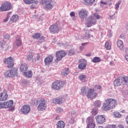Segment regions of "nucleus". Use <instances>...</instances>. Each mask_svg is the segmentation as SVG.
I'll use <instances>...</instances> for the list:
<instances>
[{
	"label": "nucleus",
	"instance_id": "1",
	"mask_svg": "<svg viewBox=\"0 0 128 128\" xmlns=\"http://www.w3.org/2000/svg\"><path fill=\"white\" fill-rule=\"evenodd\" d=\"M102 106V109L106 112L114 108L118 104V102L114 98H108Z\"/></svg>",
	"mask_w": 128,
	"mask_h": 128
},
{
	"label": "nucleus",
	"instance_id": "2",
	"mask_svg": "<svg viewBox=\"0 0 128 128\" xmlns=\"http://www.w3.org/2000/svg\"><path fill=\"white\" fill-rule=\"evenodd\" d=\"M36 102L38 104V110L42 111L46 108V100L44 99L40 98L36 100H34L32 102V104L34 106Z\"/></svg>",
	"mask_w": 128,
	"mask_h": 128
},
{
	"label": "nucleus",
	"instance_id": "3",
	"mask_svg": "<svg viewBox=\"0 0 128 128\" xmlns=\"http://www.w3.org/2000/svg\"><path fill=\"white\" fill-rule=\"evenodd\" d=\"M66 84V81L56 80L52 84V88L54 90H60Z\"/></svg>",
	"mask_w": 128,
	"mask_h": 128
},
{
	"label": "nucleus",
	"instance_id": "4",
	"mask_svg": "<svg viewBox=\"0 0 128 128\" xmlns=\"http://www.w3.org/2000/svg\"><path fill=\"white\" fill-rule=\"evenodd\" d=\"M12 8V3L8 1H6L2 4L0 6V12H8Z\"/></svg>",
	"mask_w": 128,
	"mask_h": 128
},
{
	"label": "nucleus",
	"instance_id": "5",
	"mask_svg": "<svg viewBox=\"0 0 128 128\" xmlns=\"http://www.w3.org/2000/svg\"><path fill=\"white\" fill-rule=\"evenodd\" d=\"M4 74L7 78H14V76L18 74V69L12 68L10 70L6 71Z\"/></svg>",
	"mask_w": 128,
	"mask_h": 128
},
{
	"label": "nucleus",
	"instance_id": "6",
	"mask_svg": "<svg viewBox=\"0 0 128 128\" xmlns=\"http://www.w3.org/2000/svg\"><path fill=\"white\" fill-rule=\"evenodd\" d=\"M60 28L58 26V24L57 23L55 24H52L50 26L49 28L50 32L52 34H56L60 32Z\"/></svg>",
	"mask_w": 128,
	"mask_h": 128
},
{
	"label": "nucleus",
	"instance_id": "7",
	"mask_svg": "<svg viewBox=\"0 0 128 128\" xmlns=\"http://www.w3.org/2000/svg\"><path fill=\"white\" fill-rule=\"evenodd\" d=\"M95 24H96V20L94 19L92 16H89L86 20V27L90 28Z\"/></svg>",
	"mask_w": 128,
	"mask_h": 128
},
{
	"label": "nucleus",
	"instance_id": "8",
	"mask_svg": "<svg viewBox=\"0 0 128 128\" xmlns=\"http://www.w3.org/2000/svg\"><path fill=\"white\" fill-rule=\"evenodd\" d=\"M4 62L6 64H7L8 68H12V66H14V58L12 56L8 57L7 58L4 59Z\"/></svg>",
	"mask_w": 128,
	"mask_h": 128
},
{
	"label": "nucleus",
	"instance_id": "9",
	"mask_svg": "<svg viewBox=\"0 0 128 128\" xmlns=\"http://www.w3.org/2000/svg\"><path fill=\"white\" fill-rule=\"evenodd\" d=\"M98 97V92H94V89L89 88L87 92V98L90 100H94Z\"/></svg>",
	"mask_w": 128,
	"mask_h": 128
},
{
	"label": "nucleus",
	"instance_id": "10",
	"mask_svg": "<svg viewBox=\"0 0 128 128\" xmlns=\"http://www.w3.org/2000/svg\"><path fill=\"white\" fill-rule=\"evenodd\" d=\"M30 112V106L28 104L24 105L20 110V112L22 114H24L26 116V114H28Z\"/></svg>",
	"mask_w": 128,
	"mask_h": 128
},
{
	"label": "nucleus",
	"instance_id": "11",
	"mask_svg": "<svg viewBox=\"0 0 128 128\" xmlns=\"http://www.w3.org/2000/svg\"><path fill=\"white\" fill-rule=\"evenodd\" d=\"M56 60L59 62V60H62V58H64L66 56V52L64 50L57 51L56 53Z\"/></svg>",
	"mask_w": 128,
	"mask_h": 128
},
{
	"label": "nucleus",
	"instance_id": "12",
	"mask_svg": "<svg viewBox=\"0 0 128 128\" xmlns=\"http://www.w3.org/2000/svg\"><path fill=\"white\" fill-rule=\"evenodd\" d=\"M42 4H44V8L45 10H52L53 8L52 4V0H42Z\"/></svg>",
	"mask_w": 128,
	"mask_h": 128
},
{
	"label": "nucleus",
	"instance_id": "13",
	"mask_svg": "<svg viewBox=\"0 0 128 128\" xmlns=\"http://www.w3.org/2000/svg\"><path fill=\"white\" fill-rule=\"evenodd\" d=\"M80 64L78 66L79 70H86V59H80L79 60Z\"/></svg>",
	"mask_w": 128,
	"mask_h": 128
},
{
	"label": "nucleus",
	"instance_id": "14",
	"mask_svg": "<svg viewBox=\"0 0 128 128\" xmlns=\"http://www.w3.org/2000/svg\"><path fill=\"white\" fill-rule=\"evenodd\" d=\"M97 124H104L106 122V118L103 115H98L95 117Z\"/></svg>",
	"mask_w": 128,
	"mask_h": 128
},
{
	"label": "nucleus",
	"instance_id": "15",
	"mask_svg": "<svg viewBox=\"0 0 128 128\" xmlns=\"http://www.w3.org/2000/svg\"><path fill=\"white\" fill-rule=\"evenodd\" d=\"M54 60V56L49 55L44 58V62L46 66H48Z\"/></svg>",
	"mask_w": 128,
	"mask_h": 128
},
{
	"label": "nucleus",
	"instance_id": "16",
	"mask_svg": "<svg viewBox=\"0 0 128 128\" xmlns=\"http://www.w3.org/2000/svg\"><path fill=\"white\" fill-rule=\"evenodd\" d=\"M76 113L73 112L71 114V118L70 120H68V124H76Z\"/></svg>",
	"mask_w": 128,
	"mask_h": 128
},
{
	"label": "nucleus",
	"instance_id": "17",
	"mask_svg": "<svg viewBox=\"0 0 128 128\" xmlns=\"http://www.w3.org/2000/svg\"><path fill=\"white\" fill-rule=\"evenodd\" d=\"M8 98V94L6 92H3L0 94V102H4Z\"/></svg>",
	"mask_w": 128,
	"mask_h": 128
},
{
	"label": "nucleus",
	"instance_id": "18",
	"mask_svg": "<svg viewBox=\"0 0 128 128\" xmlns=\"http://www.w3.org/2000/svg\"><path fill=\"white\" fill-rule=\"evenodd\" d=\"M66 100L64 98H55L52 100V102L54 104H63L64 102Z\"/></svg>",
	"mask_w": 128,
	"mask_h": 128
},
{
	"label": "nucleus",
	"instance_id": "19",
	"mask_svg": "<svg viewBox=\"0 0 128 128\" xmlns=\"http://www.w3.org/2000/svg\"><path fill=\"white\" fill-rule=\"evenodd\" d=\"M78 15L80 18H84L86 16H88V11L82 9L79 12Z\"/></svg>",
	"mask_w": 128,
	"mask_h": 128
},
{
	"label": "nucleus",
	"instance_id": "20",
	"mask_svg": "<svg viewBox=\"0 0 128 128\" xmlns=\"http://www.w3.org/2000/svg\"><path fill=\"white\" fill-rule=\"evenodd\" d=\"M28 64L26 63L22 64L20 66V70L22 72H28Z\"/></svg>",
	"mask_w": 128,
	"mask_h": 128
},
{
	"label": "nucleus",
	"instance_id": "21",
	"mask_svg": "<svg viewBox=\"0 0 128 128\" xmlns=\"http://www.w3.org/2000/svg\"><path fill=\"white\" fill-rule=\"evenodd\" d=\"M26 58L28 62H36V58H34V53L32 52L29 53L27 56Z\"/></svg>",
	"mask_w": 128,
	"mask_h": 128
},
{
	"label": "nucleus",
	"instance_id": "22",
	"mask_svg": "<svg viewBox=\"0 0 128 128\" xmlns=\"http://www.w3.org/2000/svg\"><path fill=\"white\" fill-rule=\"evenodd\" d=\"M0 47L2 48H3L4 50H8V48H10V45L6 43V42L4 40H1L0 42Z\"/></svg>",
	"mask_w": 128,
	"mask_h": 128
},
{
	"label": "nucleus",
	"instance_id": "23",
	"mask_svg": "<svg viewBox=\"0 0 128 128\" xmlns=\"http://www.w3.org/2000/svg\"><path fill=\"white\" fill-rule=\"evenodd\" d=\"M122 84V79L118 78L114 81V86H120Z\"/></svg>",
	"mask_w": 128,
	"mask_h": 128
},
{
	"label": "nucleus",
	"instance_id": "24",
	"mask_svg": "<svg viewBox=\"0 0 128 128\" xmlns=\"http://www.w3.org/2000/svg\"><path fill=\"white\" fill-rule=\"evenodd\" d=\"M22 38L20 36H17L16 38V40L14 43V44H16L18 48L19 46H22Z\"/></svg>",
	"mask_w": 128,
	"mask_h": 128
},
{
	"label": "nucleus",
	"instance_id": "25",
	"mask_svg": "<svg viewBox=\"0 0 128 128\" xmlns=\"http://www.w3.org/2000/svg\"><path fill=\"white\" fill-rule=\"evenodd\" d=\"M117 46L120 50H124V42L122 40H118L117 41Z\"/></svg>",
	"mask_w": 128,
	"mask_h": 128
},
{
	"label": "nucleus",
	"instance_id": "26",
	"mask_svg": "<svg viewBox=\"0 0 128 128\" xmlns=\"http://www.w3.org/2000/svg\"><path fill=\"white\" fill-rule=\"evenodd\" d=\"M23 76L27 78H32V70H28V72H25L23 73Z\"/></svg>",
	"mask_w": 128,
	"mask_h": 128
},
{
	"label": "nucleus",
	"instance_id": "27",
	"mask_svg": "<svg viewBox=\"0 0 128 128\" xmlns=\"http://www.w3.org/2000/svg\"><path fill=\"white\" fill-rule=\"evenodd\" d=\"M24 2L26 4H38V0H24Z\"/></svg>",
	"mask_w": 128,
	"mask_h": 128
},
{
	"label": "nucleus",
	"instance_id": "28",
	"mask_svg": "<svg viewBox=\"0 0 128 128\" xmlns=\"http://www.w3.org/2000/svg\"><path fill=\"white\" fill-rule=\"evenodd\" d=\"M5 104V108H12L14 104V101L10 100L6 102H4Z\"/></svg>",
	"mask_w": 128,
	"mask_h": 128
},
{
	"label": "nucleus",
	"instance_id": "29",
	"mask_svg": "<svg viewBox=\"0 0 128 128\" xmlns=\"http://www.w3.org/2000/svg\"><path fill=\"white\" fill-rule=\"evenodd\" d=\"M66 124L62 120L58 121L56 124V128H64Z\"/></svg>",
	"mask_w": 128,
	"mask_h": 128
},
{
	"label": "nucleus",
	"instance_id": "30",
	"mask_svg": "<svg viewBox=\"0 0 128 128\" xmlns=\"http://www.w3.org/2000/svg\"><path fill=\"white\" fill-rule=\"evenodd\" d=\"M96 0H84V4L86 6H92Z\"/></svg>",
	"mask_w": 128,
	"mask_h": 128
},
{
	"label": "nucleus",
	"instance_id": "31",
	"mask_svg": "<svg viewBox=\"0 0 128 128\" xmlns=\"http://www.w3.org/2000/svg\"><path fill=\"white\" fill-rule=\"evenodd\" d=\"M70 74V70L68 68H66L61 72L62 76H66Z\"/></svg>",
	"mask_w": 128,
	"mask_h": 128
},
{
	"label": "nucleus",
	"instance_id": "32",
	"mask_svg": "<svg viewBox=\"0 0 128 128\" xmlns=\"http://www.w3.org/2000/svg\"><path fill=\"white\" fill-rule=\"evenodd\" d=\"M18 20V15H14L10 18V21L12 22H16Z\"/></svg>",
	"mask_w": 128,
	"mask_h": 128
},
{
	"label": "nucleus",
	"instance_id": "33",
	"mask_svg": "<svg viewBox=\"0 0 128 128\" xmlns=\"http://www.w3.org/2000/svg\"><path fill=\"white\" fill-rule=\"evenodd\" d=\"M80 94H81V96H84V94H86V86L82 87L80 89Z\"/></svg>",
	"mask_w": 128,
	"mask_h": 128
},
{
	"label": "nucleus",
	"instance_id": "34",
	"mask_svg": "<svg viewBox=\"0 0 128 128\" xmlns=\"http://www.w3.org/2000/svg\"><path fill=\"white\" fill-rule=\"evenodd\" d=\"M78 78L82 82H85L86 80V76L84 74H81L78 76Z\"/></svg>",
	"mask_w": 128,
	"mask_h": 128
},
{
	"label": "nucleus",
	"instance_id": "35",
	"mask_svg": "<svg viewBox=\"0 0 128 128\" xmlns=\"http://www.w3.org/2000/svg\"><path fill=\"white\" fill-rule=\"evenodd\" d=\"M92 62L96 64V62H102V60H100V58L99 57H95L93 58Z\"/></svg>",
	"mask_w": 128,
	"mask_h": 128
},
{
	"label": "nucleus",
	"instance_id": "36",
	"mask_svg": "<svg viewBox=\"0 0 128 128\" xmlns=\"http://www.w3.org/2000/svg\"><path fill=\"white\" fill-rule=\"evenodd\" d=\"M96 128V124L94 122L88 124L86 128Z\"/></svg>",
	"mask_w": 128,
	"mask_h": 128
},
{
	"label": "nucleus",
	"instance_id": "37",
	"mask_svg": "<svg viewBox=\"0 0 128 128\" xmlns=\"http://www.w3.org/2000/svg\"><path fill=\"white\" fill-rule=\"evenodd\" d=\"M42 36V34L40 33H36L34 35L32 36L33 38H35V40H38V38H40Z\"/></svg>",
	"mask_w": 128,
	"mask_h": 128
},
{
	"label": "nucleus",
	"instance_id": "38",
	"mask_svg": "<svg viewBox=\"0 0 128 128\" xmlns=\"http://www.w3.org/2000/svg\"><path fill=\"white\" fill-rule=\"evenodd\" d=\"M94 106L96 108H100L102 106V102L97 100L94 102Z\"/></svg>",
	"mask_w": 128,
	"mask_h": 128
},
{
	"label": "nucleus",
	"instance_id": "39",
	"mask_svg": "<svg viewBox=\"0 0 128 128\" xmlns=\"http://www.w3.org/2000/svg\"><path fill=\"white\" fill-rule=\"evenodd\" d=\"M92 16L94 18H96V20H100V18H102V16L98 14V13L96 12L92 14Z\"/></svg>",
	"mask_w": 128,
	"mask_h": 128
},
{
	"label": "nucleus",
	"instance_id": "40",
	"mask_svg": "<svg viewBox=\"0 0 128 128\" xmlns=\"http://www.w3.org/2000/svg\"><path fill=\"white\" fill-rule=\"evenodd\" d=\"M76 54V51H74V49H71L69 50L68 52V56H74Z\"/></svg>",
	"mask_w": 128,
	"mask_h": 128
},
{
	"label": "nucleus",
	"instance_id": "41",
	"mask_svg": "<svg viewBox=\"0 0 128 128\" xmlns=\"http://www.w3.org/2000/svg\"><path fill=\"white\" fill-rule=\"evenodd\" d=\"M88 124H90V122H94V118L92 117H88L86 120Z\"/></svg>",
	"mask_w": 128,
	"mask_h": 128
},
{
	"label": "nucleus",
	"instance_id": "42",
	"mask_svg": "<svg viewBox=\"0 0 128 128\" xmlns=\"http://www.w3.org/2000/svg\"><path fill=\"white\" fill-rule=\"evenodd\" d=\"M105 48H106V50H110V48H112V46L108 44V42H106L105 44Z\"/></svg>",
	"mask_w": 128,
	"mask_h": 128
},
{
	"label": "nucleus",
	"instance_id": "43",
	"mask_svg": "<svg viewBox=\"0 0 128 128\" xmlns=\"http://www.w3.org/2000/svg\"><path fill=\"white\" fill-rule=\"evenodd\" d=\"M114 115L115 118H120L122 116V114H120L118 112H114Z\"/></svg>",
	"mask_w": 128,
	"mask_h": 128
},
{
	"label": "nucleus",
	"instance_id": "44",
	"mask_svg": "<svg viewBox=\"0 0 128 128\" xmlns=\"http://www.w3.org/2000/svg\"><path fill=\"white\" fill-rule=\"evenodd\" d=\"M116 128V126L114 124H112V125L108 124L105 127V128Z\"/></svg>",
	"mask_w": 128,
	"mask_h": 128
},
{
	"label": "nucleus",
	"instance_id": "45",
	"mask_svg": "<svg viewBox=\"0 0 128 128\" xmlns=\"http://www.w3.org/2000/svg\"><path fill=\"white\" fill-rule=\"evenodd\" d=\"M0 108H6L4 102H0Z\"/></svg>",
	"mask_w": 128,
	"mask_h": 128
},
{
	"label": "nucleus",
	"instance_id": "46",
	"mask_svg": "<svg viewBox=\"0 0 128 128\" xmlns=\"http://www.w3.org/2000/svg\"><path fill=\"white\" fill-rule=\"evenodd\" d=\"M120 1H118L116 4V10H118V8H120Z\"/></svg>",
	"mask_w": 128,
	"mask_h": 128
},
{
	"label": "nucleus",
	"instance_id": "47",
	"mask_svg": "<svg viewBox=\"0 0 128 128\" xmlns=\"http://www.w3.org/2000/svg\"><path fill=\"white\" fill-rule=\"evenodd\" d=\"M84 38H90V34L87 32L85 33Z\"/></svg>",
	"mask_w": 128,
	"mask_h": 128
},
{
	"label": "nucleus",
	"instance_id": "48",
	"mask_svg": "<svg viewBox=\"0 0 128 128\" xmlns=\"http://www.w3.org/2000/svg\"><path fill=\"white\" fill-rule=\"evenodd\" d=\"M4 38H5V40H10V36L8 34H6L4 36Z\"/></svg>",
	"mask_w": 128,
	"mask_h": 128
},
{
	"label": "nucleus",
	"instance_id": "49",
	"mask_svg": "<svg viewBox=\"0 0 128 128\" xmlns=\"http://www.w3.org/2000/svg\"><path fill=\"white\" fill-rule=\"evenodd\" d=\"M94 88H96L97 90H102V86L100 85H96L94 86Z\"/></svg>",
	"mask_w": 128,
	"mask_h": 128
},
{
	"label": "nucleus",
	"instance_id": "50",
	"mask_svg": "<svg viewBox=\"0 0 128 128\" xmlns=\"http://www.w3.org/2000/svg\"><path fill=\"white\" fill-rule=\"evenodd\" d=\"M70 16H71L74 17V16H76V13L74 12H70Z\"/></svg>",
	"mask_w": 128,
	"mask_h": 128
},
{
	"label": "nucleus",
	"instance_id": "51",
	"mask_svg": "<svg viewBox=\"0 0 128 128\" xmlns=\"http://www.w3.org/2000/svg\"><path fill=\"white\" fill-rule=\"evenodd\" d=\"M100 4H104L105 6H106V4H108V2H104V1L101 0Z\"/></svg>",
	"mask_w": 128,
	"mask_h": 128
},
{
	"label": "nucleus",
	"instance_id": "52",
	"mask_svg": "<svg viewBox=\"0 0 128 128\" xmlns=\"http://www.w3.org/2000/svg\"><path fill=\"white\" fill-rule=\"evenodd\" d=\"M40 55L39 54H37L36 59L37 60H40Z\"/></svg>",
	"mask_w": 128,
	"mask_h": 128
},
{
	"label": "nucleus",
	"instance_id": "53",
	"mask_svg": "<svg viewBox=\"0 0 128 128\" xmlns=\"http://www.w3.org/2000/svg\"><path fill=\"white\" fill-rule=\"evenodd\" d=\"M118 128H124L123 125L120 124L118 126Z\"/></svg>",
	"mask_w": 128,
	"mask_h": 128
},
{
	"label": "nucleus",
	"instance_id": "54",
	"mask_svg": "<svg viewBox=\"0 0 128 128\" xmlns=\"http://www.w3.org/2000/svg\"><path fill=\"white\" fill-rule=\"evenodd\" d=\"M62 109L61 108H59L58 109L57 111L59 112H62Z\"/></svg>",
	"mask_w": 128,
	"mask_h": 128
},
{
	"label": "nucleus",
	"instance_id": "55",
	"mask_svg": "<svg viewBox=\"0 0 128 128\" xmlns=\"http://www.w3.org/2000/svg\"><path fill=\"white\" fill-rule=\"evenodd\" d=\"M125 82H126V86H127L128 87V79H126V80H125Z\"/></svg>",
	"mask_w": 128,
	"mask_h": 128
},
{
	"label": "nucleus",
	"instance_id": "56",
	"mask_svg": "<svg viewBox=\"0 0 128 128\" xmlns=\"http://www.w3.org/2000/svg\"><path fill=\"white\" fill-rule=\"evenodd\" d=\"M8 20V18H6V19L4 20V22H6Z\"/></svg>",
	"mask_w": 128,
	"mask_h": 128
},
{
	"label": "nucleus",
	"instance_id": "57",
	"mask_svg": "<svg viewBox=\"0 0 128 128\" xmlns=\"http://www.w3.org/2000/svg\"><path fill=\"white\" fill-rule=\"evenodd\" d=\"M88 44V42L82 43V46H85L86 44Z\"/></svg>",
	"mask_w": 128,
	"mask_h": 128
},
{
	"label": "nucleus",
	"instance_id": "58",
	"mask_svg": "<svg viewBox=\"0 0 128 128\" xmlns=\"http://www.w3.org/2000/svg\"><path fill=\"white\" fill-rule=\"evenodd\" d=\"M125 58L127 60V62H128V55L125 56Z\"/></svg>",
	"mask_w": 128,
	"mask_h": 128
},
{
	"label": "nucleus",
	"instance_id": "59",
	"mask_svg": "<svg viewBox=\"0 0 128 128\" xmlns=\"http://www.w3.org/2000/svg\"><path fill=\"white\" fill-rule=\"evenodd\" d=\"M91 56L90 54H86V56Z\"/></svg>",
	"mask_w": 128,
	"mask_h": 128
},
{
	"label": "nucleus",
	"instance_id": "60",
	"mask_svg": "<svg viewBox=\"0 0 128 128\" xmlns=\"http://www.w3.org/2000/svg\"><path fill=\"white\" fill-rule=\"evenodd\" d=\"M41 40H44V37L42 36L40 37Z\"/></svg>",
	"mask_w": 128,
	"mask_h": 128
},
{
	"label": "nucleus",
	"instance_id": "61",
	"mask_svg": "<svg viewBox=\"0 0 128 128\" xmlns=\"http://www.w3.org/2000/svg\"><path fill=\"white\" fill-rule=\"evenodd\" d=\"M80 50H84V48H82V47H80Z\"/></svg>",
	"mask_w": 128,
	"mask_h": 128
},
{
	"label": "nucleus",
	"instance_id": "62",
	"mask_svg": "<svg viewBox=\"0 0 128 128\" xmlns=\"http://www.w3.org/2000/svg\"><path fill=\"white\" fill-rule=\"evenodd\" d=\"M112 3L109 4H108L109 6H112Z\"/></svg>",
	"mask_w": 128,
	"mask_h": 128
},
{
	"label": "nucleus",
	"instance_id": "63",
	"mask_svg": "<svg viewBox=\"0 0 128 128\" xmlns=\"http://www.w3.org/2000/svg\"><path fill=\"white\" fill-rule=\"evenodd\" d=\"M126 50H128V48H126Z\"/></svg>",
	"mask_w": 128,
	"mask_h": 128
},
{
	"label": "nucleus",
	"instance_id": "64",
	"mask_svg": "<svg viewBox=\"0 0 128 128\" xmlns=\"http://www.w3.org/2000/svg\"><path fill=\"white\" fill-rule=\"evenodd\" d=\"M12 14V12H9V14Z\"/></svg>",
	"mask_w": 128,
	"mask_h": 128
}]
</instances>
